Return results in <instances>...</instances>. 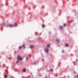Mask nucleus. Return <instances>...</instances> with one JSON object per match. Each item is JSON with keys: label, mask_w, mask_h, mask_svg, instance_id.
I'll return each mask as SVG.
<instances>
[{"label": "nucleus", "mask_w": 78, "mask_h": 78, "mask_svg": "<svg viewBox=\"0 0 78 78\" xmlns=\"http://www.w3.org/2000/svg\"><path fill=\"white\" fill-rule=\"evenodd\" d=\"M23 59V58L22 57H21L20 55H18L17 59L22 61Z\"/></svg>", "instance_id": "1"}, {"label": "nucleus", "mask_w": 78, "mask_h": 78, "mask_svg": "<svg viewBox=\"0 0 78 78\" xmlns=\"http://www.w3.org/2000/svg\"><path fill=\"white\" fill-rule=\"evenodd\" d=\"M44 50L45 51V52H46V53H48V52L49 50H48V49L47 48H46L44 49Z\"/></svg>", "instance_id": "2"}, {"label": "nucleus", "mask_w": 78, "mask_h": 78, "mask_svg": "<svg viewBox=\"0 0 78 78\" xmlns=\"http://www.w3.org/2000/svg\"><path fill=\"white\" fill-rule=\"evenodd\" d=\"M23 72L24 73L27 72V69H23Z\"/></svg>", "instance_id": "3"}, {"label": "nucleus", "mask_w": 78, "mask_h": 78, "mask_svg": "<svg viewBox=\"0 0 78 78\" xmlns=\"http://www.w3.org/2000/svg\"><path fill=\"white\" fill-rule=\"evenodd\" d=\"M8 26L9 27H13V25L12 24H9L8 25Z\"/></svg>", "instance_id": "4"}, {"label": "nucleus", "mask_w": 78, "mask_h": 78, "mask_svg": "<svg viewBox=\"0 0 78 78\" xmlns=\"http://www.w3.org/2000/svg\"><path fill=\"white\" fill-rule=\"evenodd\" d=\"M56 41L57 42H59V39H57Z\"/></svg>", "instance_id": "5"}, {"label": "nucleus", "mask_w": 78, "mask_h": 78, "mask_svg": "<svg viewBox=\"0 0 78 78\" xmlns=\"http://www.w3.org/2000/svg\"><path fill=\"white\" fill-rule=\"evenodd\" d=\"M30 48H34V46L32 45L30 46Z\"/></svg>", "instance_id": "6"}, {"label": "nucleus", "mask_w": 78, "mask_h": 78, "mask_svg": "<svg viewBox=\"0 0 78 78\" xmlns=\"http://www.w3.org/2000/svg\"><path fill=\"white\" fill-rule=\"evenodd\" d=\"M59 27L60 29H62V28H63V27L62 26H60Z\"/></svg>", "instance_id": "7"}, {"label": "nucleus", "mask_w": 78, "mask_h": 78, "mask_svg": "<svg viewBox=\"0 0 78 78\" xmlns=\"http://www.w3.org/2000/svg\"><path fill=\"white\" fill-rule=\"evenodd\" d=\"M66 47H69V44H66Z\"/></svg>", "instance_id": "8"}, {"label": "nucleus", "mask_w": 78, "mask_h": 78, "mask_svg": "<svg viewBox=\"0 0 78 78\" xmlns=\"http://www.w3.org/2000/svg\"><path fill=\"white\" fill-rule=\"evenodd\" d=\"M48 47H50V44H48L47 45Z\"/></svg>", "instance_id": "9"}, {"label": "nucleus", "mask_w": 78, "mask_h": 78, "mask_svg": "<svg viewBox=\"0 0 78 78\" xmlns=\"http://www.w3.org/2000/svg\"><path fill=\"white\" fill-rule=\"evenodd\" d=\"M23 48H25V45L24 44L23 45Z\"/></svg>", "instance_id": "10"}, {"label": "nucleus", "mask_w": 78, "mask_h": 78, "mask_svg": "<svg viewBox=\"0 0 78 78\" xmlns=\"http://www.w3.org/2000/svg\"><path fill=\"white\" fill-rule=\"evenodd\" d=\"M7 76H7V75H5V78H7Z\"/></svg>", "instance_id": "11"}, {"label": "nucleus", "mask_w": 78, "mask_h": 78, "mask_svg": "<svg viewBox=\"0 0 78 78\" xmlns=\"http://www.w3.org/2000/svg\"><path fill=\"white\" fill-rule=\"evenodd\" d=\"M19 49H21V48H22V46H20V47L19 48Z\"/></svg>", "instance_id": "12"}, {"label": "nucleus", "mask_w": 78, "mask_h": 78, "mask_svg": "<svg viewBox=\"0 0 78 78\" xmlns=\"http://www.w3.org/2000/svg\"><path fill=\"white\" fill-rule=\"evenodd\" d=\"M73 22V20H72L70 21V23H72V22Z\"/></svg>", "instance_id": "13"}, {"label": "nucleus", "mask_w": 78, "mask_h": 78, "mask_svg": "<svg viewBox=\"0 0 78 78\" xmlns=\"http://www.w3.org/2000/svg\"><path fill=\"white\" fill-rule=\"evenodd\" d=\"M42 27H43V28L44 27H45V25H42Z\"/></svg>", "instance_id": "14"}, {"label": "nucleus", "mask_w": 78, "mask_h": 78, "mask_svg": "<svg viewBox=\"0 0 78 78\" xmlns=\"http://www.w3.org/2000/svg\"><path fill=\"white\" fill-rule=\"evenodd\" d=\"M66 24H64V27H66Z\"/></svg>", "instance_id": "15"}, {"label": "nucleus", "mask_w": 78, "mask_h": 78, "mask_svg": "<svg viewBox=\"0 0 78 78\" xmlns=\"http://www.w3.org/2000/svg\"><path fill=\"white\" fill-rule=\"evenodd\" d=\"M17 24H15V27H17Z\"/></svg>", "instance_id": "16"}, {"label": "nucleus", "mask_w": 78, "mask_h": 78, "mask_svg": "<svg viewBox=\"0 0 78 78\" xmlns=\"http://www.w3.org/2000/svg\"><path fill=\"white\" fill-rule=\"evenodd\" d=\"M51 72H53V69H51Z\"/></svg>", "instance_id": "17"}, {"label": "nucleus", "mask_w": 78, "mask_h": 78, "mask_svg": "<svg viewBox=\"0 0 78 78\" xmlns=\"http://www.w3.org/2000/svg\"><path fill=\"white\" fill-rule=\"evenodd\" d=\"M26 59H27V60H28V57H27Z\"/></svg>", "instance_id": "18"}, {"label": "nucleus", "mask_w": 78, "mask_h": 78, "mask_svg": "<svg viewBox=\"0 0 78 78\" xmlns=\"http://www.w3.org/2000/svg\"><path fill=\"white\" fill-rule=\"evenodd\" d=\"M19 62V61H16V63H18Z\"/></svg>", "instance_id": "19"}, {"label": "nucleus", "mask_w": 78, "mask_h": 78, "mask_svg": "<svg viewBox=\"0 0 78 78\" xmlns=\"http://www.w3.org/2000/svg\"><path fill=\"white\" fill-rule=\"evenodd\" d=\"M64 51L63 50L62 51V53H64Z\"/></svg>", "instance_id": "20"}, {"label": "nucleus", "mask_w": 78, "mask_h": 78, "mask_svg": "<svg viewBox=\"0 0 78 78\" xmlns=\"http://www.w3.org/2000/svg\"><path fill=\"white\" fill-rule=\"evenodd\" d=\"M5 5H8V3H6Z\"/></svg>", "instance_id": "21"}, {"label": "nucleus", "mask_w": 78, "mask_h": 78, "mask_svg": "<svg viewBox=\"0 0 78 78\" xmlns=\"http://www.w3.org/2000/svg\"><path fill=\"white\" fill-rule=\"evenodd\" d=\"M42 61H44V59H42Z\"/></svg>", "instance_id": "22"}, {"label": "nucleus", "mask_w": 78, "mask_h": 78, "mask_svg": "<svg viewBox=\"0 0 78 78\" xmlns=\"http://www.w3.org/2000/svg\"><path fill=\"white\" fill-rule=\"evenodd\" d=\"M76 61H78V60L77 59H76Z\"/></svg>", "instance_id": "23"}, {"label": "nucleus", "mask_w": 78, "mask_h": 78, "mask_svg": "<svg viewBox=\"0 0 78 78\" xmlns=\"http://www.w3.org/2000/svg\"><path fill=\"white\" fill-rule=\"evenodd\" d=\"M41 33L40 34V35H41Z\"/></svg>", "instance_id": "24"}, {"label": "nucleus", "mask_w": 78, "mask_h": 78, "mask_svg": "<svg viewBox=\"0 0 78 78\" xmlns=\"http://www.w3.org/2000/svg\"><path fill=\"white\" fill-rule=\"evenodd\" d=\"M74 73H76V72H74Z\"/></svg>", "instance_id": "25"}]
</instances>
